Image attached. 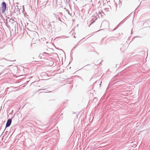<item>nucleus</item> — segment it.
<instances>
[{
    "label": "nucleus",
    "mask_w": 150,
    "mask_h": 150,
    "mask_svg": "<svg viewBox=\"0 0 150 150\" xmlns=\"http://www.w3.org/2000/svg\"><path fill=\"white\" fill-rule=\"evenodd\" d=\"M1 12L2 14H3L4 13L6 8V3L4 1L1 4Z\"/></svg>",
    "instance_id": "nucleus-1"
},
{
    "label": "nucleus",
    "mask_w": 150,
    "mask_h": 150,
    "mask_svg": "<svg viewBox=\"0 0 150 150\" xmlns=\"http://www.w3.org/2000/svg\"><path fill=\"white\" fill-rule=\"evenodd\" d=\"M54 22L52 21V22L50 23L47 25V30L49 29V31L50 32H52V28H54L55 26L54 24Z\"/></svg>",
    "instance_id": "nucleus-2"
},
{
    "label": "nucleus",
    "mask_w": 150,
    "mask_h": 150,
    "mask_svg": "<svg viewBox=\"0 0 150 150\" xmlns=\"http://www.w3.org/2000/svg\"><path fill=\"white\" fill-rule=\"evenodd\" d=\"M92 22L91 23V24L94 23L95 22V21L98 18H99L100 17L98 14L96 13L94 14L92 16Z\"/></svg>",
    "instance_id": "nucleus-3"
},
{
    "label": "nucleus",
    "mask_w": 150,
    "mask_h": 150,
    "mask_svg": "<svg viewBox=\"0 0 150 150\" xmlns=\"http://www.w3.org/2000/svg\"><path fill=\"white\" fill-rule=\"evenodd\" d=\"M12 119H8L6 122L5 128L9 127L11 125L12 122Z\"/></svg>",
    "instance_id": "nucleus-4"
},
{
    "label": "nucleus",
    "mask_w": 150,
    "mask_h": 150,
    "mask_svg": "<svg viewBox=\"0 0 150 150\" xmlns=\"http://www.w3.org/2000/svg\"><path fill=\"white\" fill-rule=\"evenodd\" d=\"M9 22H11L12 23H15L16 22V21L14 20V19L12 18H11L10 19Z\"/></svg>",
    "instance_id": "nucleus-5"
},
{
    "label": "nucleus",
    "mask_w": 150,
    "mask_h": 150,
    "mask_svg": "<svg viewBox=\"0 0 150 150\" xmlns=\"http://www.w3.org/2000/svg\"><path fill=\"white\" fill-rule=\"evenodd\" d=\"M117 1H116V2H117V1H118V5H119V6L120 7V5L121 4V1H120V0H116Z\"/></svg>",
    "instance_id": "nucleus-6"
},
{
    "label": "nucleus",
    "mask_w": 150,
    "mask_h": 150,
    "mask_svg": "<svg viewBox=\"0 0 150 150\" xmlns=\"http://www.w3.org/2000/svg\"><path fill=\"white\" fill-rule=\"evenodd\" d=\"M49 54L47 53H46L45 52H43L42 54V55L43 56H46L47 55Z\"/></svg>",
    "instance_id": "nucleus-7"
},
{
    "label": "nucleus",
    "mask_w": 150,
    "mask_h": 150,
    "mask_svg": "<svg viewBox=\"0 0 150 150\" xmlns=\"http://www.w3.org/2000/svg\"><path fill=\"white\" fill-rule=\"evenodd\" d=\"M123 21H122L119 24V25H120L121 24H122L123 23V22H122Z\"/></svg>",
    "instance_id": "nucleus-8"
},
{
    "label": "nucleus",
    "mask_w": 150,
    "mask_h": 150,
    "mask_svg": "<svg viewBox=\"0 0 150 150\" xmlns=\"http://www.w3.org/2000/svg\"><path fill=\"white\" fill-rule=\"evenodd\" d=\"M38 57L40 58H42V57L41 56H40V55L38 56Z\"/></svg>",
    "instance_id": "nucleus-9"
},
{
    "label": "nucleus",
    "mask_w": 150,
    "mask_h": 150,
    "mask_svg": "<svg viewBox=\"0 0 150 150\" xmlns=\"http://www.w3.org/2000/svg\"><path fill=\"white\" fill-rule=\"evenodd\" d=\"M76 1H77L78 2H80L81 0H75Z\"/></svg>",
    "instance_id": "nucleus-10"
},
{
    "label": "nucleus",
    "mask_w": 150,
    "mask_h": 150,
    "mask_svg": "<svg viewBox=\"0 0 150 150\" xmlns=\"http://www.w3.org/2000/svg\"><path fill=\"white\" fill-rule=\"evenodd\" d=\"M16 7L17 9L18 8V6H17V5L16 6Z\"/></svg>",
    "instance_id": "nucleus-11"
},
{
    "label": "nucleus",
    "mask_w": 150,
    "mask_h": 150,
    "mask_svg": "<svg viewBox=\"0 0 150 150\" xmlns=\"http://www.w3.org/2000/svg\"><path fill=\"white\" fill-rule=\"evenodd\" d=\"M58 19H59V21H61V19H60V18H59Z\"/></svg>",
    "instance_id": "nucleus-12"
},
{
    "label": "nucleus",
    "mask_w": 150,
    "mask_h": 150,
    "mask_svg": "<svg viewBox=\"0 0 150 150\" xmlns=\"http://www.w3.org/2000/svg\"><path fill=\"white\" fill-rule=\"evenodd\" d=\"M117 28H115V29L113 30V31H114V30H115V29H116Z\"/></svg>",
    "instance_id": "nucleus-13"
},
{
    "label": "nucleus",
    "mask_w": 150,
    "mask_h": 150,
    "mask_svg": "<svg viewBox=\"0 0 150 150\" xmlns=\"http://www.w3.org/2000/svg\"><path fill=\"white\" fill-rule=\"evenodd\" d=\"M7 18H8V19H9V17H7Z\"/></svg>",
    "instance_id": "nucleus-14"
},
{
    "label": "nucleus",
    "mask_w": 150,
    "mask_h": 150,
    "mask_svg": "<svg viewBox=\"0 0 150 150\" xmlns=\"http://www.w3.org/2000/svg\"><path fill=\"white\" fill-rule=\"evenodd\" d=\"M100 14V15L101 16L102 15V14Z\"/></svg>",
    "instance_id": "nucleus-15"
},
{
    "label": "nucleus",
    "mask_w": 150,
    "mask_h": 150,
    "mask_svg": "<svg viewBox=\"0 0 150 150\" xmlns=\"http://www.w3.org/2000/svg\"><path fill=\"white\" fill-rule=\"evenodd\" d=\"M119 25H118V27H117V28L118 27H119Z\"/></svg>",
    "instance_id": "nucleus-16"
},
{
    "label": "nucleus",
    "mask_w": 150,
    "mask_h": 150,
    "mask_svg": "<svg viewBox=\"0 0 150 150\" xmlns=\"http://www.w3.org/2000/svg\"><path fill=\"white\" fill-rule=\"evenodd\" d=\"M119 25H118V27H117V28L118 27H119Z\"/></svg>",
    "instance_id": "nucleus-17"
},
{
    "label": "nucleus",
    "mask_w": 150,
    "mask_h": 150,
    "mask_svg": "<svg viewBox=\"0 0 150 150\" xmlns=\"http://www.w3.org/2000/svg\"><path fill=\"white\" fill-rule=\"evenodd\" d=\"M1 74H0V75Z\"/></svg>",
    "instance_id": "nucleus-18"
}]
</instances>
